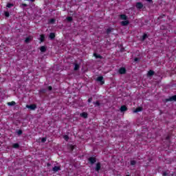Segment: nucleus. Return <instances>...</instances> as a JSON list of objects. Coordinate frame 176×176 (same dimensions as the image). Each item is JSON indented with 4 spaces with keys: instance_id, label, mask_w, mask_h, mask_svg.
Segmentation results:
<instances>
[{
    "instance_id": "2f4dec72",
    "label": "nucleus",
    "mask_w": 176,
    "mask_h": 176,
    "mask_svg": "<svg viewBox=\"0 0 176 176\" xmlns=\"http://www.w3.org/2000/svg\"><path fill=\"white\" fill-rule=\"evenodd\" d=\"M137 164V162L135 160L131 161V166H135Z\"/></svg>"
},
{
    "instance_id": "4be33fe9",
    "label": "nucleus",
    "mask_w": 176,
    "mask_h": 176,
    "mask_svg": "<svg viewBox=\"0 0 176 176\" xmlns=\"http://www.w3.org/2000/svg\"><path fill=\"white\" fill-rule=\"evenodd\" d=\"M67 21H68V23H72V21H73L74 19L72 18V16H67L66 18Z\"/></svg>"
},
{
    "instance_id": "4468645a",
    "label": "nucleus",
    "mask_w": 176,
    "mask_h": 176,
    "mask_svg": "<svg viewBox=\"0 0 176 176\" xmlns=\"http://www.w3.org/2000/svg\"><path fill=\"white\" fill-rule=\"evenodd\" d=\"M94 105H95V107H98L100 108V105H101V103H100V102L98 100H97L96 102H93Z\"/></svg>"
},
{
    "instance_id": "423d86ee",
    "label": "nucleus",
    "mask_w": 176,
    "mask_h": 176,
    "mask_svg": "<svg viewBox=\"0 0 176 176\" xmlns=\"http://www.w3.org/2000/svg\"><path fill=\"white\" fill-rule=\"evenodd\" d=\"M126 72V70L125 67H120L119 69V74H120L121 75H124Z\"/></svg>"
},
{
    "instance_id": "6ab92c4d",
    "label": "nucleus",
    "mask_w": 176,
    "mask_h": 176,
    "mask_svg": "<svg viewBox=\"0 0 176 176\" xmlns=\"http://www.w3.org/2000/svg\"><path fill=\"white\" fill-rule=\"evenodd\" d=\"M120 18L121 19V20H127V16H126V14L120 15Z\"/></svg>"
},
{
    "instance_id": "f257e3e1",
    "label": "nucleus",
    "mask_w": 176,
    "mask_h": 176,
    "mask_svg": "<svg viewBox=\"0 0 176 176\" xmlns=\"http://www.w3.org/2000/svg\"><path fill=\"white\" fill-rule=\"evenodd\" d=\"M171 102V101H175L176 102V95H174L171 97H170L169 98H166L165 100H164V102Z\"/></svg>"
},
{
    "instance_id": "a19ab883",
    "label": "nucleus",
    "mask_w": 176,
    "mask_h": 176,
    "mask_svg": "<svg viewBox=\"0 0 176 176\" xmlns=\"http://www.w3.org/2000/svg\"><path fill=\"white\" fill-rule=\"evenodd\" d=\"M166 140V141H168L170 140V136H167Z\"/></svg>"
},
{
    "instance_id": "39448f33",
    "label": "nucleus",
    "mask_w": 176,
    "mask_h": 176,
    "mask_svg": "<svg viewBox=\"0 0 176 176\" xmlns=\"http://www.w3.org/2000/svg\"><path fill=\"white\" fill-rule=\"evenodd\" d=\"M49 38L51 41H54V39L56 38V33L54 32L50 33Z\"/></svg>"
},
{
    "instance_id": "5701e85b",
    "label": "nucleus",
    "mask_w": 176,
    "mask_h": 176,
    "mask_svg": "<svg viewBox=\"0 0 176 176\" xmlns=\"http://www.w3.org/2000/svg\"><path fill=\"white\" fill-rule=\"evenodd\" d=\"M8 105H9V107H14V105H16V102L14 101L9 102H8Z\"/></svg>"
},
{
    "instance_id": "72a5a7b5",
    "label": "nucleus",
    "mask_w": 176,
    "mask_h": 176,
    "mask_svg": "<svg viewBox=\"0 0 176 176\" xmlns=\"http://www.w3.org/2000/svg\"><path fill=\"white\" fill-rule=\"evenodd\" d=\"M63 138L65 141H68L69 140V137L67 135H64Z\"/></svg>"
},
{
    "instance_id": "f3484780",
    "label": "nucleus",
    "mask_w": 176,
    "mask_h": 176,
    "mask_svg": "<svg viewBox=\"0 0 176 176\" xmlns=\"http://www.w3.org/2000/svg\"><path fill=\"white\" fill-rule=\"evenodd\" d=\"M12 148H14L15 149H19V148H20V144L19 143H14L12 145Z\"/></svg>"
},
{
    "instance_id": "aec40b11",
    "label": "nucleus",
    "mask_w": 176,
    "mask_h": 176,
    "mask_svg": "<svg viewBox=\"0 0 176 176\" xmlns=\"http://www.w3.org/2000/svg\"><path fill=\"white\" fill-rule=\"evenodd\" d=\"M113 30V29L112 28H109L108 29H107L106 33L107 34V35H109V34L112 32Z\"/></svg>"
},
{
    "instance_id": "ddd939ff",
    "label": "nucleus",
    "mask_w": 176,
    "mask_h": 176,
    "mask_svg": "<svg viewBox=\"0 0 176 176\" xmlns=\"http://www.w3.org/2000/svg\"><path fill=\"white\" fill-rule=\"evenodd\" d=\"M80 116L81 118H84V119H87L88 114L86 112H83V113L80 114Z\"/></svg>"
},
{
    "instance_id": "ea45409f",
    "label": "nucleus",
    "mask_w": 176,
    "mask_h": 176,
    "mask_svg": "<svg viewBox=\"0 0 176 176\" xmlns=\"http://www.w3.org/2000/svg\"><path fill=\"white\" fill-rule=\"evenodd\" d=\"M22 6H23L24 8H27V6H28V5H27L25 3H22Z\"/></svg>"
},
{
    "instance_id": "f8f14e48",
    "label": "nucleus",
    "mask_w": 176,
    "mask_h": 176,
    "mask_svg": "<svg viewBox=\"0 0 176 176\" xmlns=\"http://www.w3.org/2000/svg\"><path fill=\"white\" fill-rule=\"evenodd\" d=\"M120 111V112H126V111H127V107H126L124 105L121 106Z\"/></svg>"
},
{
    "instance_id": "a878e982",
    "label": "nucleus",
    "mask_w": 176,
    "mask_h": 176,
    "mask_svg": "<svg viewBox=\"0 0 176 176\" xmlns=\"http://www.w3.org/2000/svg\"><path fill=\"white\" fill-rule=\"evenodd\" d=\"M48 23H49V24H54V23H56V19H51L49 20Z\"/></svg>"
},
{
    "instance_id": "37998d69",
    "label": "nucleus",
    "mask_w": 176,
    "mask_h": 176,
    "mask_svg": "<svg viewBox=\"0 0 176 176\" xmlns=\"http://www.w3.org/2000/svg\"><path fill=\"white\" fill-rule=\"evenodd\" d=\"M169 175L174 176V173L169 174Z\"/></svg>"
},
{
    "instance_id": "f03ea898",
    "label": "nucleus",
    "mask_w": 176,
    "mask_h": 176,
    "mask_svg": "<svg viewBox=\"0 0 176 176\" xmlns=\"http://www.w3.org/2000/svg\"><path fill=\"white\" fill-rule=\"evenodd\" d=\"M26 108L28 109H30V111H35L36 109V104H27Z\"/></svg>"
},
{
    "instance_id": "9b49d317",
    "label": "nucleus",
    "mask_w": 176,
    "mask_h": 176,
    "mask_svg": "<svg viewBox=\"0 0 176 176\" xmlns=\"http://www.w3.org/2000/svg\"><path fill=\"white\" fill-rule=\"evenodd\" d=\"M61 170V168L60 166H55L53 167L52 170L54 171V173H57V171H60Z\"/></svg>"
},
{
    "instance_id": "9d476101",
    "label": "nucleus",
    "mask_w": 176,
    "mask_h": 176,
    "mask_svg": "<svg viewBox=\"0 0 176 176\" xmlns=\"http://www.w3.org/2000/svg\"><path fill=\"white\" fill-rule=\"evenodd\" d=\"M153 75H155V72H153V70H149L147 73V76L148 78L151 76H153Z\"/></svg>"
},
{
    "instance_id": "a211bd4d",
    "label": "nucleus",
    "mask_w": 176,
    "mask_h": 176,
    "mask_svg": "<svg viewBox=\"0 0 176 176\" xmlns=\"http://www.w3.org/2000/svg\"><path fill=\"white\" fill-rule=\"evenodd\" d=\"M94 56L96 58H100V60L102 58V56L97 53H94Z\"/></svg>"
},
{
    "instance_id": "7ed1b4c3",
    "label": "nucleus",
    "mask_w": 176,
    "mask_h": 176,
    "mask_svg": "<svg viewBox=\"0 0 176 176\" xmlns=\"http://www.w3.org/2000/svg\"><path fill=\"white\" fill-rule=\"evenodd\" d=\"M96 82H99L100 85H104L105 83V81L104 80V77L102 76L97 77Z\"/></svg>"
},
{
    "instance_id": "f704fd0d",
    "label": "nucleus",
    "mask_w": 176,
    "mask_h": 176,
    "mask_svg": "<svg viewBox=\"0 0 176 176\" xmlns=\"http://www.w3.org/2000/svg\"><path fill=\"white\" fill-rule=\"evenodd\" d=\"M4 15L6 16V17H9V16H10L9 12H4Z\"/></svg>"
},
{
    "instance_id": "393cba45",
    "label": "nucleus",
    "mask_w": 176,
    "mask_h": 176,
    "mask_svg": "<svg viewBox=\"0 0 176 176\" xmlns=\"http://www.w3.org/2000/svg\"><path fill=\"white\" fill-rule=\"evenodd\" d=\"M46 91H47L46 89H41L39 90V93H41V94H45Z\"/></svg>"
},
{
    "instance_id": "e433bc0d",
    "label": "nucleus",
    "mask_w": 176,
    "mask_h": 176,
    "mask_svg": "<svg viewBox=\"0 0 176 176\" xmlns=\"http://www.w3.org/2000/svg\"><path fill=\"white\" fill-rule=\"evenodd\" d=\"M41 142H43V143L46 142V138H43L41 139Z\"/></svg>"
},
{
    "instance_id": "6e6552de",
    "label": "nucleus",
    "mask_w": 176,
    "mask_h": 176,
    "mask_svg": "<svg viewBox=\"0 0 176 176\" xmlns=\"http://www.w3.org/2000/svg\"><path fill=\"white\" fill-rule=\"evenodd\" d=\"M136 8L137 9H142V8H144V4H142V3L141 2H138L136 3Z\"/></svg>"
},
{
    "instance_id": "1a4fd4ad",
    "label": "nucleus",
    "mask_w": 176,
    "mask_h": 176,
    "mask_svg": "<svg viewBox=\"0 0 176 176\" xmlns=\"http://www.w3.org/2000/svg\"><path fill=\"white\" fill-rule=\"evenodd\" d=\"M129 24H130V21L127 20L121 22V25H122L123 27H126V25H129Z\"/></svg>"
},
{
    "instance_id": "b1692460",
    "label": "nucleus",
    "mask_w": 176,
    "mask_h": 176,
    "mask_svg": "<svg viewBox=\"0 0 176 176\" xmlns=\"http://www.w3.org/2000/svg\"><path fill=\"white\" fill-rule=\"evenodd\" d=\"M40 41L41 42H45V34L40 35Z\"/></svg>"
},
{
    "instance_id": "7c9ffc66",
    "label": "nucleus",
    "mask_w": 176,
    "mask_h": 176,
    "mask_svg": "<svg viewBox=\"0 0 176 176\" xmlns=\"http://www.w3.org/2000/svg\"><path fill=\"white\" fill-rule=\"evenodd\" d=\"M16 134L18 135H21V134H23V131L22 130H18L16 131Z\"/></svg>"
},
{
    "instance_id": "bb28decb",
    "label": "nucleus",
    "mask_w": 176,
    "mask_h": 176,
    "mask_svg": "<svg viewBox=\"0 0 176 176\" xmlns=\"http://www.w3.org/2000/svg\"><path fill=\"white\" fill-rule=\"evenodd\" d=\"M31 37L28 36L25 39V43H28L29 42H31Z\"/></svg>"
},
{
    "instance_id": "c85d7f7f",
    "label": "nucleus",
    "mask_w": 176,
    "mask_h": 176,
    "mask_svg": "<svg viewBox=\"0 0 176 176\" xmlns=\"http://www.w3.org/2000/svg\"><path fill=\"white\" fill-rule=\"evenodd\" d=\"M162 175H163V176H167V175L170 176V171H168V170L164 171V172L162 173Z\"/></svg>"
},
{
    "instance_id": "4c0bfd02",
    "label": "nucleus",
    "mask_w": 176,
    "mask_h": 176,
    "mask_svg": "<svg viewBox=\"0 0 176 176\" xmlns=\"http://www.w3.org/2000/svg\"><path fill=\"white\" fill-rule=\"evenodd\" d=\"M134 61H135V63L140 61V58H134Z\"/></svg>"
},
{
    "instance_id": "cd10ccee",
    "label": "nucleus",
    "mask_w": 176,
    "mask_h": 176,
    "mask_svg": "<svg viewBox=\"0 0 176 176\" xmlns=\"http://www.w3.org/2000/svg\"><path fill=\"white\" fill-rule=\"evenodd\" d=\"M80 67L78 63H75L74 64V71H78V69H79Z\"/></svg>"
},
{
    "instance_id": "0eeeda50",
    "label": "nucleus",
    "mask_w": 176,
    "mask_h": 176,
    "mask_svg": "<svg viewBox=\"0 0 176 176\" xmlns=\"http://www.w3.org/2000/svg\"><path fill=\"white\" fill-rule=\"evenodd\" d=\"M100 170H101V163L98 162V163L96 164V168H95V171L98 172V171H100Z\"/></svg>"
},
{
    "instance_id": "c03bdc74",
    "label": "nucleus",
    "mask_w": 176,
    "mask_h": 176,
    "mask_svg": "<svg viewBox=\"0 0 176 176\" xmlns=\"http://www.w3.org/2000/svg\"><path fill=\"white\" fill-rule=\"evenodd\" d=\"M49 166H50V164H47V166L49 167Z\"/></svg>"
},
{
    "instance_id": "58836bf2",
    "label": "nucleus",
    "mask_w": 176,
    "mask_h": 176,
    "mask_svg": "<svg viewBox=\"0 0 176 176\" xmlns=\"http://www.w3.org/2000/svg\"><path fill=\"white\" fill-rule=\"evenodd\" d=\"M93 101V98H89L88 99V102H91Z\"/></svg>"
},
{
    "instance_id": "c756f323",
    "label": "nucleus",
    "mask_w": 176,
    "mask_h": 176,
    "mask_svg": "<svg viewBox=\"0 0 176 176\" xmlns=\"http://www.w3.org/2000/svg\"><path fill=\"white\" fill-rule=\"evenodd\" d=\"M6 6L10 8H13V6H14V4L8 3Z\"/></svg>"
},
{
    "instance_id": "c9c22d12",
    "label": "nucleus",
    "mask_w": 176,
    "mask_h": 176,
    "mask_svg": "<svg viewBox=\"0 0 176 176\" xmlns=\"http://www.w3.org/2000/svg\"><path fill=\"white\" fill-rule=\"evenodd\" d=\"M47 90H49V91H52V90H53V87L52 86H49L47 87Z\"/></svg>"
},
{
    "instance_id": "dca6fc26",
    "label": "nucleus",
    "mask_w": 176,
    "mask_h": 176,
    "mask_svg": "<svg viewBox=\"0 0 176 176\" xmlns=\"http://www.w3.org/2000/svg\"><path fill=\"white\" fill-rule=\"evenodd\" d=\"M40 50L41 53H45L46 52V46L40 47Z\"/></svg>"
},
{
    "instance_id": "2eb2a0df",
    "label": "nucleus",
    "mask_w": 176,
    "mask_h": 176,
    "mask_svg": "<svg viewBox=\"0 0 176 176\" xmlns=\"http://www.w3.org/2000/svg\"><path fill=\"white\" fill-rule=\"evenodd\" d=\"M142 111V107H138L133 111V113H137L138 112H141Z\"/></svg>"
},
{
    "instance_id": "412c9836",
    "label": "nucleus",
    "mask_w": 176,
    "mask_h": 176,
    "mask_svg": "<svg viewBox=\"0 0 176 176\" xmlns=\"http://www.w3.org/2000/svg\"><path fill=\"white\" fill-rule=\"evenodd\" d=\"M146 38H148V34H144V35L142 36V38H141L142 42H144V41H145Z\"/></svg>"
},
{
    "instance_id": "20e7f679",
    "label": "nucleus",
    "mask_w": 176,
    "mask_h": 176,
    "mask_svg": "<svg viewBox=\"0 0 176 176\" xmlns=\"http://www.w3.org/2000/svg\"><path fill=\"white\" fill-rule=\"evenodd\" d=\"M88 161L89 162L90 164L93 166V164H94V163L97 162V159L94 157H90L89 158H88Z\"/></svg>"
},
{
    "instance_id": "79ce46f5",
    "label": "nucleus",
    "mask_w": 176,
    "mask_h": 176,
    "mask_svg": "<svg viewBox=\"0 0 176 176\" xmlns=\"http://www.w3.org/2000/svg\"><path fill=\"white\" fill-rule=\"evenodd\" d=\"M147 1V2H149V3H152V0H146Z\"/></svg>"
},
{
    "instance_id": "473e14b6",
    "label": "nucleus",
    "mask_w": 176,
    "mask_h": 176,
    "mask_svg": "<svg viewBox=\"0 0 176 176\" xmlns=\"http://www.w3.org/2000/svg\"><path fill=\"white\" fill-rule=\"evenodd\" d=\"M166 17V14H162L158 17V20H162V19H164Z\"/></svg>"
}]
</instances>
